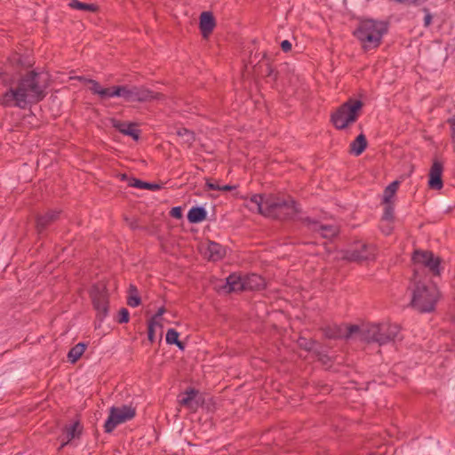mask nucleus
Instances as JSON below:
<instances>
[{
  "mask_svg": "<svg viewBox=\"0 0 455 455\" xmlns=\"http://www.w3.org/2000/svg\"><path fill=\"white\" fill-rule=\"evenodd\" d=\"M119 177L122 180H128V176L126 173H121L119 174Z\"/></svg>",
  "mask_w": 455,
  "mask_h": 455,
  "instance_id": "nucleus-52",
  "label": "nucleus"
},
{
  "mask_svg": "<svg viewBox=\"0 0 455 455\" xmlns=\"http://www.w3.org/2000/svg\"><path fill=\"white\" fill-rule=\"evenodd\" d=\"M89 295L92 307L97 312L96 317L102 322L108 315L109 310V293L106 283L102 282L94 283L89 291Z\"/></svg>",
  "mask_w": 455,
  "mask_h": 455,
  "instance_id": "nucleus-8",
  "label": "nucleus"
},
{
  "mask_svg": "<svg viewBox=\"0 0 455 455\" xmlns=\"http://www.w3.org/2000/svg\"><path fill=\"white\" fill-rule=\"evenodd\" d=\"M363 331V328L361 329L358 325L351 324L347 327L346 332H344V339H349L353 336V334L359 333L361 335V331Z\"/></svg>",
  "mask_w": 455,
  "mask_h": 455,
  "instance_id": "nucleus-37",
  "label": "nucleus"
},
{
  "mask_svg": "<svg viewBox=\"0 0 455 455\" xmlns=\"http://www.w3.org/2000/svg\"><path fill=\"white\" fill-rule=\"evenodd\" d=\"M281 49L284 52H288L291 50V43L289 41V40H283L282 43H281Z\"/></svg>",
  "mask_w": 455,
  "mask_h": 455,
  "instance_id": "nucleus-47",
  "label": "nucleus"
},
{
  "mask_svg": "<svg viewBox=\"0 0 455 455\" xmlns=\"http://www.w3.org/2000/svg\"><path fill=\"white\" fill-rule=\"evenodd\" d=\"M47 85L42 82V73L35 70L28 71L21 76L16 88L11 87L0 98L4 107H17L26 108L28 104H36L46 96Z\"/></svg>",
  "mask_w": 455,
  "mask_h": 455,
  "instance_id": "nucleus-1",
  "label": "nucleus"
},
{
  "mask_svg": "<svg viewBox=\"0 0 455 455\" xmlns=\"http://www.w3.org/2000/svg\"><path fill=\"white\" fill-rule=\"evenodd\" d=\"M0 77H1V80H2V83L4 84H12V79H9V76H8V74L6 72H0Z\"/></svg>",
  "mask_w": 455,
  "mask_h": 455,
  "instance_id": "nucleus-49",
  "label": "nucleus"
},
{
  "mask_svg": "<svg viewBox=\"0 0 455 455\" xmlns=\"http://www.w3.org/2000/svg\"><path fill=\"white\" fill-rule=\"evenodd\" d=\"M298 346L305 351H313L316 344V341L312 339H307L305 337H299L297 340Z\"/></svg>",
  "mask_w": 455,
  "mask_h": 455,
  "instance_id": "nucleus-32",
  "label": "nucleus"
},
{
  "mask_svg": "<svg viewBox=\"0 0 455 455\" xmlns=\"http://www.w3.org/2000/svg\"><path fill=\"white\" fill-rule=\"evenodd\" d=\"M363 107L362 100L349 98L331 115V122L337 130H344L357 121Z\"/></svg>",
  "mask_w": 455,
  "mask_h": 455,
  "instance_id": "nucleus-5",
  "label": "nucleus"
},
{
  "mask_svg": "<svg viewBox=\"0 0 455 455\" xmlns=\"http://www.w3.org/2000/svg\"><path fill=\"white\" fill-rule=\"evenodd\" d=\"M207 217V212L203 206L192 207L188 213V220L190 223H200Z\"/></svg>",
  "mask_w": 455,
  "mask_h": 455,
  "instance_id": "nucleus-22",
  "label": "nucleus"
},
{
  "mask_svg": "<svg viewBox=\"0 0 455 455\" xmlns=\"http://www.w3.org/2000/svg\"><path fill=\"white\" fill-rule=\"evenodd\" d=\"M113 127L124 135L132 137L134 140H138L140 136V131L135 129L136 124L132 123H125L118 120H112Z\"/></svg>",
  "mask_w": 455,
  "mask_h": 455,
  "instance_id": "nucleus-18",
  "label": "nucleus"
},
{
  "mask_svg": "<svg viewBox=\"0 0 455 455\" xmlns=\"http://www.w3.org/2000/svg\"><path fill=\"white\" fill-rule=\"evenodd\" d=\"M129 186L132 188H146L150 190H156L161 188V186L158 184L145 182L136 178H132L129 180Z\"/></svg>",
  "mask_w": 455,
  "mask_h": 455,
  "instance_id": "nucleus-29",
  "label": "nucleus"
},
{
  "mask_svg": "<svg viewBox=\"0 0 455 455\" xmlns=\"http://www.w3.org/2000/svg\"><path fill=\"white\" fill-rule=\"evenodd\" d=\"M87 344L80 342L70 348L68 353V359L70 363H75L84 353Z\"/></svg>",
  "mask_w": 455,
  "mask_h": 455,
  "instance_id": "nucleus-24",
  "label": "nucleus"
},
{
  "mask_svg": "<svg viewBox=\"0 0 455 455\" xmlns=\"http://www.w3.org/2000/svg\"><path fill=\"white\" fill-rule=\"evenodd\" d=\"M446 123L451 126V137L455 140V114L446 120Z\"/></svg>",
  "mask_w": 455,
  "mask_h": 455,
  "instance_id": "nucleus-42",
  "label": "nucleus"
},
{
  "mask_svg": "<svg viewBox=\"0 0 455 455\" xmlns=\"http://www.w3.org/2000/svg\"><path fill=\"white\" fill-rule=\"evenodd\" d=\"M262 60H268L267 53L264 52L262 56Z\"/></svg>",
  "mask_w": 455,
  "mask_h": 455,
  "instance_id": "nucleus-53",
  "label": "nucleus"
},
{
  "mask_svg": "<svg viewBox=\"0 0 455 455\" xmlns=\"http://www.w3.org/2000/svg\"><path fill=\"white\" fill-rule=\"evenodd\" d=\"M61 211L58 209H50L44 213L36 215V230L39 235H44L48 228L55 223L60 217Z\"/></svg>",
  "mask_w": 455,
  "mask_h": 455,
  "instance_id": "nucleus-13",
  "label": "nucleus"
},
{
  "mask_svg": "<svg viewBox=\"0 0 455 455\" xmlns=\"http://www.w3.org/2000/svg\"><path fill=\"white\" fill-rule=\"evenodd\" d=\"M400 332V327L395 323H383L369 324L361 331V339L371 343L375 342L379 346L394 341Z\"/></svg>",
  "mask_w": 455,
  "mask_h": 455,
  "instance_id": "nucleus-6",
  "label": "nucleus"
},
{
  "mask_svg": "<svg viewBox=\"0 0 455 455\" xmlns=\"http://www.w3.org/2000/svg\"><path fill=\"white\" fill-rule=\"evenodd\" d=\"M9 61L12 64H16L17 66L21 67V68H28L33 65V63L30 61L23 60L21 55H20L18 53L12 54V57L9 58Z\"/></svg>",
  "mask_w": 455,
  "mask_h": 455,
  "instance_id": "nucleus-34",
  "label": "nucleus"
},
{
  "mask_svg": "<svg viewBox=\"0 0 455 455\" xmlns=\"http://www.w3.org/2000/svg\"><path fill=\"white\" fill-rule=\"evenodd\" d=\"M156 325H158L159 327H162V324L160 323H155L150 320L148 323V338L151 343L155 342V339H156L155 326H156Z\"/></svg>",
  "mask_w": 455,
  "mask_h": 455,
  "instance_id": "nucleus-36",
  "label": "nucleus"
},
{
  "mask_svg": "<svg viewBox=\"0 0 455 455\" xmlns=\"http://www.w3.org/2000/svg\"><path fill=\"white\" fill-rule=\"evenodd\" d=\"M126 102H148L164 99V95L145 86L124 85V98Z\"/></svg>",
  "mask_w": 455,
  "mask_h": 455,
  "instance_id": "nucleus-10",
  "label": "nucleus"
},
{
  "mask_svg": "<svg viewBox=\"0 0 455 455\" xmlns=\"http://www.w3.org/2000/svg\"><path fill=\"white\" fill-rule=\"evenodd\" d=\"M207 251L209 252V259L212 261L220 260L226 255V249L219 243L212 241L209 242Z\"/></svg>",
  "mask_w": 455,
  "mask_h": 455,
  "instance_id": "nucleus-21",
  "label": "nucleus"
},
{
  "mask_svg": "<svg viewBox=\"0 0 455 455\" xmlns=\"http://www.w3.org/2000/svg\"><path fill=\"white\" fill-rule=\"evenodd\" d=\"M170 215L172 218L177 219V220L181 219L182 218V209H181V207L177 206V207L172 208V210L170 211Z\"/></svg>",
  "mask_w": 455,
  "mask_h": 455,
  "instance_id": "nucleus-44",
  "label": "nucleus"
},
{
  "mask_svg": "<svg viewBox=\"0 0 455 455\" xmlns=\"http://www.w3.org/2000/svg\"><path fill=\"white\" fill-rule=\"evenodd\" d=\"M130 320V313L127 308L123 307L119 310L117 322L119 323H126Z\"/></svg>",
  "mask_w": 455,
  "mask_h": 455,
  "instance_id": "nucleus-40",
  "label": "nucleus"
},
{
  "mask_svg": "<svg viewBox=\"0 0 455 455\" xmlns=\"http://www.w3.org/2000/svg\"><path fill=\"white\" fill-rule=\"evenodd\" d=\"M247 206L251 210L255 211L258 213L266 217V209L267 208V197L264 199L263 196L260 194L253 195L249 202Z\"/></svg>",
  "mask_w": 455,
  "mask_h": 455,
  "instance_id": "nucleus-19",
  "label": "nucleus"
},
{
  "mask_svg": "<svg viewBox=\"0 0 455 455\" xmlns=\"http://www.w3.org/2000/svg\"><path fill=\"white\" fill-rule=\"evenodd\" d=\"M124 221L126 222V224L128 225V227L132 229V230H136V229H146V228L144 227H141L139 225V220L138 219L136 218H128V217H124Z\"/></svg>",
  "mask_w": 455,
  "mask_h": 455,
  "instance_id": "nucleus-38",
  "label": "nucleus"
},
{
  "mask_svg": "<svg viewBox=\"0 0 455 455\" xmlns=\"http://www.w3.org/2000/svg\"><path fill=\"white\" fill-rule=\"evenodd\" d=\"M68 442L71 441L75 437H78L82 432V427L79 421L74 422L72 425L65 428Z\"/></svg>",
  "mask_w": 455,
  "mask_h": 455,
  "instance_id": "nucleus-30",
  "label": "nucleus"
},
{
  "mask_svg": "<svg viewBox=\"0 0 455 455\" xmlns=\"http://www.w3.org/2000/svg\"><path fill=\"white\" fill-rule=\"evenodd\" d=\"M234 188H235V187L230 186V185H225V186H222V187L220 186V190L219 191H231Z\"/></svg>",
  "mask_w": 455,
  "mask_h": 455,
  "instance_id": "nucleus-50",
  "label": "nucleus"
},
{
  "mask_svg": "<svg viewBox=\"0 0 455 455\" xmlns=\"http://www.w3.org/2000/svg\"><path fill=\"white\" fill-rule=\"evenodd\" d=\"M80 81L87 82L88 84H91L92 86L90 87V90L94 93L98 94L101 98V91L104 90L100 84L99 82L93 79H87L85 77L80 76L78 77Z\"/></svg>",
  "mask_w": 455,
  "mask_h": 455,
  "instance_id": "nucleus-33",
  "label": "nucleus"
},
{
  "mask_svg": "<svg viewBox=\"0 0 455 455\" xmlns=\"http://www.w3.org/2000/svg\"><path fill=\"white\" fill-rule=\"evenodd\" d=\"M368 145L366 137L363 133L359 134L349 146V153L358 156L363 154Z\"/></svg>",
  "mask_w": 455,
  "mask_h": 455,
  "instance_id": "nucleus-20",
  "label": "nucleus"
},
{
  "mask_svg": "<svg viewBox=\"0 0 455 455\" xmlns=\"http://www.w3.org/2000/svg\"><path fill=\"white\" fill-rule=\"evenodd\" d=\"M135 416L136 409L134 407L129 405L112 406L103 427L104 432L107 434L112 433L118 425L132 419Z\"/></svg>",
  "mask_w": 455,
  "mask_h": 455,
  "instance_id": "nucleus-9",
  "label": "nucleus"
},
{
  "mask_svg": "<svg viewBox=\"0 0 455 455\" xmlns=\"http://www.w3.org/2000/svg\"><path fill=\"white\" fill-rule=\"evenodd\" d=\"M173 345H176L180 350L185 349V344L178 339L177 343H174Z\"/></svg>",
  "mask_w": 455,
  "mask_h": 455,
  "instance_id": "nucleus-51",
  "label": "nucleus"
},
{
  "mask_svg": "<svg viewBox=\"0 0 455 455\" xmlns=\"http://www.w3.org/2000/svg\"><path fill=\"white\" fill-rule=\"evenodd\" d=\"M382 220H393L394 219V208L389 204H386Z\"/></svg>",
  "mask_w": 455,
  "mask_h": 455,
  "instance_id": "nucleus-41",
  "label": "nucleus"
},
{
  "mask_svg": "<svg viewBox=\"0 0 455 455\" xmlns=\"http://www.w3.org/2000/svg\"><path fill=\"white\" fill-rule=\"evenodd\" d=\"M265 76L271 77L274 82L278 79V72L274 69L269 62H267L266 66Z\"/></svg>",
  "mask_w": 455,
  "mask_h": 455,
  "instance_id": "nucleus-39",
  "label": "nucleus"
},
{
  "mask_svg": "<svg viewBox=\"0 0 455 455\" xmlns=\"http://www.w3.org/2000/svg\"><path fill=\"white\" fill-rule=\"evenodd\" d=\"M316 355L318 356V361H320L323 364H329L331 363V358L329 355L322 354L320 352H316Z\"/></svg>",
  "mask_w": 455,
  "mask_h": 455,
  "instance_id": "nucleus-46",
  "label": "nucleus"
},
{
  "mask_svg": "<svg viewBox=\"0 0 455 455\" xmlns=\"http://www.w3.org/2000/svg\"><path fill=\"white\" fill-rule=\"evenodd\" d=\"M266 217L279 220H293L301 213L299 204L291 196L281 197L276 195L267 196Z\"/></svg>",
  "mask_w": 455,
  "mask_h": 455,
  "instance_id": "nucleus-3",
  "label": "nucleus"
},
{
  "mask_svg": "<svg viewBox=\"0 0 455 455\" xmlns=\"http://www.w3.org/2000/svg\"><path fill=\"white\" fill-rule=\"evenodd\" d=\"M324 337L330 339H342L344 331L340 326L328 325L321 329Z\"/></svg>",
  "mask_w": 455,
  "mask_h": 455,
  "instance_id": "nucleus-23",
  "label": "nucleus"
},
{
  "mask_svg": "<svg viewBox=\"0 0 455 455\" xmlns=\"http://www.w3.org/2000/svg\"><path fill=\"white\" fill-rule=\"evenodd\" d=\"M388 21L359 18L353 36L360 42L362 49L369 52L380 46L383 36L388 32Z\"/></svg>",
  "mask_w": 455,
  "mask_h": 455,
  "instance_id": "nucleus-2",
  "label": "nucleus"
},
{
  "mask_svg": "<svg viewBox=\"0 0 455 455\" xmlns=\"http://www.w3.org/2000/svg\"><path fill=\"white\" fill-rule=\"evenodd\" d=\"M206 187L210 190H220V185L217 182H212L210 180H207L206 181Z\"/></svg>",
  "mask_w": 455,
  "mask_h": 455,
  "instance_id": "nucleus-48",
  "label": "nucleus"
},
{
  "mask_svg": "<svg viewBox=\"0 0 455 455\" xmlns=\"http://www.w3.org/2000/svg\"><path fill=\"white\" fill-rule=\"evenodd\" d=\"M166 309L164 307L158 308L157 312L149 319L152 322L159 323V319L165 313Z\"/></svg>",
  "mask_w": 455,
  "mask_h": 455,
  "instance_id": "nucleus-45",
  "label": "nucleus"
},
{
  "mask_svg": "<svg viewBox=\"0 0 455 455\" xmlns=\"http://www.w3.org/2000/svg\"><path fill=\"white\" fill-rule=\"evenodd\" d=\"M111 97L124 98V85H116L109 88H104L101 91V99Z\"/></svg>",
  "mask_w": 455,
  "mask_h": 455,
  "instance_id": "nucleus-28",
  "label": "nucleus"
},
{
  "mask_svg": "<svg viewBox=\"0 0 455 455\" xmlns=\"http://www.w3.org/2000/svg\"><path fill=\"white\" fill-rule=\"evenodd\" d=\"M411 260L415 265L427 267L433 275H439L441 273L442 259L431 251L416 250L412 253Z\"/></svg>",
  "mask_w": 455,
  "mask_h": 455,
  "instance_id": "nucleus-11",
  "label": "nucleus"
},
{
  "mask_svg": "<svg viewBox=\"0 0 455 455\" xmlns=\"http://www.w3.org/2000/svg\"><path fill=\"white\" fill-rule=\"evenodd\" d=\"M199 395V391L195 388H188L183 394L180 399V404L188 408L190 411H196L200 406V403L196 397Z\"/></svg>",
  "mask_w": 455,
  "mask_h": 455,
  "instance_id": "nucleus-16",
  "label": "nucleus"
},
{
  "mask_svg": "<svg viewBox=\"0 0 455 455\" xmlns=\"http://www.w3.org/2000/svg\"><path fill=\"white\" fill-rule=\"evenodd\" d=\"M216 26L215 18L211 12H203L199 18V28L202 36L207 38L213 31Z\"/></svg>",
  "mask_w": 455,
  "mask_h": 455,
  "instance_id": "nucleus-17",
  "label": "nucleus"
},
{
  "mask_svg": "<svg viewBox=\"0 0 455 455\" xmlns=\"http://www.w3.org/2000/svg\"><path fill=\"white\" fill-rule=\"evenodd\" d=\"M299 220L310 230L321 232V235L324 238H332L339 233L337 227L332 225H323L318 220H313L309 217L299 218Z\"/></svg>",
  "mask_w": 455,
  "mask_h": 455,
  "instance_id": "nucleus-14",
  "label": "nucleus"
},
{
  "mask_svg": "<svg viewBox=\"0 0 455 455\" xmlns=\"http://www.w3.org/2000/svg\"><path fill=\"white\" fill-rule=\"evenodd\" d=\"M68 6L75 10H80L84 12H95L98 11V6L94 4L83 3L78 0H71L68 3Z\"/></svg>",
  "mask_w": 455,
  "mask_h": 455,
  "instance_id": "nucleus-25",
  "label": "nucleus"
},
{
  "mask_svg": "<svg viewBox=\"0 0 455 455\" xmlns=\"http://www.w3.org/2000/svg\"><path fill=\"white\" fill-rule=\"evenodd\" d=\"M437 300V289L419 282L412 291L410 305L419 313H429L435 310Z\"/></svg>",
  "mask_w": 455,
  "mask_h": 455,
  "instance_id": "nucleus-7",
  "label": "nucleus"
},
{
  "mask_svg": "<svg viewBox=\"0 0 455 455\" xmlns=\"http://www.w3.org/2000/svg\"><path fill=\"white\" fill-rule=\"evenodd\" d=\"M180 333L175 329H169L166 333V343L173 345L178 342Z\"/></svg>",
  "mask_w": 455,
  "mask_h": 455,
  "instance_id": "nucleus-35",
  "label": "nucleus"
},
{
  "mask_svg": "<svg viewBox=\"0 0 455 455\" xmlns=\"http://www.w3.org/2000/svg\"><path fill=\"white\" fill-rule=\"evenodd\" d=\"M423 12H425L424 26L426 28H427V27L430 26V24L432 22L433 16H432V14L430 13L429 10L427 7L423 8Z\"/></svg>",
  "mask_w": 455,
  "mask_h": 455,
  "instance_id": "nucleus-43",
  "label": "nucleus"
},
{
  "mask_svg": "<svg viewBox=\"0 0 455 455\" xmlns=\"http://www.w3.org/2000/svg\"><path fill=\"white\" fill-rule=\"evenodd\" d=\"M376 249L372 244L355 242L353 246L344 253V259L348 261L361 262L371 260L375 257Z\"/></svg>",
  "mask_w": 455,
  "mask_h": 455,
  "instance_id": "nucleus-12",
  "label": "nucleus"
},
{
  "mask_svg": "<svg viewBox=\"0 0 455 455\" xmlns=\"http://www.w3.org/2000/svg\"><path fill=\"white\" fill-rule=\"evenodd\" d=\"M141 303V299L139 295L137 287L134 284L129 286V295L127 297V305L132 307H136Z\"/></svg>",
  "mask_w": 455,
  "mask_h": 455,
  "instance_id": "nucleus-26",
  "label": "nucleus"
},
{
  "mask_svg": "<svg viewBox=\"0 0 455 455\" xmlns=\"http://www.w3.org/2000/svg\"><path fill=\"white\" fill-rule=\"evenodd\" d=\"M399 186L398 181H393L391 182L384 190V196H383V203L389 204L390 199L394 196L395 194L397 188Z\"/></svg>",
  "mask_w": 455,
  "mask_h": 455,
  "instance_id": "nucleus-31",
  "label": "nucleus"
},
{
  "mask_svg": "<svg viewBox=\"0 0 455 455\" xmlns=\"http://www.w3.org/2000/svg\"><path fill=\"white\" fill-rule=\"evenodd\" d=\"M265 287V279L258 274L232 273L226 278V283L222 286V289L227 293H231L244 291H261Z\"/></svg>",
  "mask_w": 455,
  "mask_h": 455,
  "instance_id": "nucleus-4",
  "label": "nucleus"
},
{
  "mask_svg": "<svg viewBox=\"0 0 455 455\" xmlns=\"http://www.w3.org/2000/svg\"><path fill=\"white\" fill-rule=\"evenodd\" d=\"M176 134L182 139L183 143L187 144L188 147H191L196 140L194 132L184 127L177 129Z\"/></svg>",
  "mask_w": 455,
  "mask_h": 455,
  "instance_id": "nucleus-27",
  "label": "nucleus"
},
{
  "mask_svg": "<svg viewBox=\"0 0 455 455\" xmlns=\"http://www.w3.org/2000/svg\"><path fill=\"white\" fill-rule=\"evenodd\" d=\"M443 164L438 160L437 158H435L433 160L430 171H429V178H428V187L431 189H436L439 190L443 188Z\"/></svg>",
  "mask_w": 455,
  "mask_h": 455,
  "instance_id": "nucleus-15",
  "label": "nucleus"
}]
</instances>
